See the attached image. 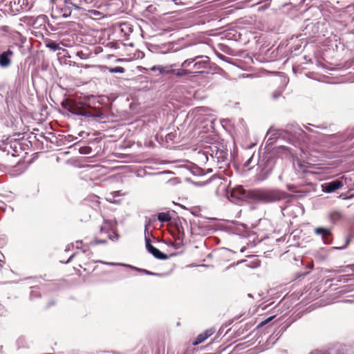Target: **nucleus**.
<instances>
[{
	"label": "nucleus",
	"instance_id": "f257e3e1",
	"mask_svg": "<svg viewBox=\"0 0 354 354\" xmlns=\"http://www.w3.org/2000/svg\"><path fill=\"white\" fill-rule=\"evenodd\" d=\"M62 106L75 115H83L89 118L100 117L101 115V113L100 111L93 113V111L85 104L77 102L70 99L64 100L62 102Z\"/></svg>",
	"mask_w": 354,
	"mask_h": 354
},
{
	"label": "nucleus",
	"instance_id": "f03ea898",
	"mask_svg": "<svg viewBox=\"0 0 354 354\" xmlns=\"http://www.w3.org/2000/svg\"><path fill=\"white\" fill-rule=\"evenodd\" d=\"M288 194L279 189H260L254 192V199L263 203H274L287 198Z\"/></svg>",
	"mask_w": 354,
	"mask_h": 354
},
{
	"label": "nucleus",
	"instance_id": "7ed1b4c3",
	"mask_svg": "<svg viewBox=\"0 0 354 354\" xmlns=\"http://www.w3.org/2000/svg\"><path fill=\"white\" fill-rule=\"evenodd\" d=\"M342 181L339 180H333L323 183L322 185V189L325 193H333L335 191L342 188L343 187Z\"/></svg>",
	"mask_w": 354,
	"mask_h": 354
},
{
	"label": "nucleus",
	"instance_id": "20e7f679",
	"mask_svg": "<svg viewBox=\"0 0 354 354\" xmlns=\"http://www.w3.org/2000/svg\"><path fill=\"white\" fill-rule=\"evenodd\" d=\"M146 248L147 251L151 253L154 257L161 260H166L168 259V256L161 252L158 249L153 247L149 238L145 237Z\"/></svg>",
	"mask_w": 354,
	"mask_h": 354
},
{
	"label": "nucleus",
	"instance_id": "39448f33",
	"mask_svg": "<svg viewBox=\"0 0 354 354\" xmlns=\"http://www.w3.org/2000/svg\"><path fill=\"white\" fill-rule=\"evenodd\" d=\"M14 53L10 49L3 52L0 55V66L1 68H7L11 64L12 57Z\"/></svg>",
	"mask_w": 354,
	"mask_h": 354
},
{
	"label": "nucleus",
	"instance_id": "423d86ee",
	"mask_svg": "<svg viewBox=\"0 0 354 354\" xmlns=\"http://www.w3.org/2000/svg\"><path fill=\"white\" fill-rule=\"evenodd\" d=\"M71 7L77 10L80 9L78 6L73 3L71 0H64L63 7L61 8V12L64 17L66 18L71 15Z\"/></svg>",
	"mask_w": 354,
	"mask_h": 354
},
{
	"label": "nucleus",
	"instance_id": "0eeeda50",
	"mask_svg": "<svg viewBox=\"0 0 354 354\" xmlns=\"http://www.w3.org/2000/svg\"><path fill=\"white\" fill-rule=\"evenodd\" d=\"M317 235L322 236V239L325 244H329L331 242L330 230L328 228L317 227L314 230Z\"/></svg>",
	"mask_w": 354,
	"mask_h": 354
},
{
	"label": "nucleus",
	"instance_id": "6e6552de",
	"mask_svg": "<svg viewBox=\"0 0 354 354\" xmlns=\"http://www.w3.org/2000/svg\"><path fill=\"white\" fill-rule=\"evenodd\" d=\"M201 60L198 59L194 62L193 67L196 69L195 71H198L199 70L205 69L208 66L209 64V57L203 55H198Z\"/></svg>",
	"mask_w": 354,
	"mask_h": 354
},
{
	"label": "nucleus",
	"instance_id": "1a4fd4ad",
	"mask_svg": "<svg viewBox=\"0 0 354 354\" xmlns=\"http://www.w3.org/2000/svg\"><path fill=\"white\" fill-rule=\"evenodd\" d=\"M200 73V71H191L189 70H187L184 68L175 69V71H174V75L177 77H182L187 75H192L194 76L195 74Z\"/></svg>",
	"mask_w": 354,
	"mask_h": 354
},
{
	"label": "nucleus",
	"instance_id": "9d476101",
	"mask_svg": "<svg viewBox=\"0 0 354 354\" xmlns=\"http://www.w3.org/2000/svg\"><path fill=\"white\" fill-rule=\"evenodd\" d=\"M116 227V222L114 221H106L101 226V232H109V231L114 232Z\"/></svg>",
	"mask_w": 354,
	"mask_h": 354
},
{
	"label": "nucleus",
	"instance_id": "9b49d317",
	"mask_svg": "<svg viewBox=\"0 0 354 354\" xmlns=\"http://www.w3.org/2000/svg\"><path fill=\"white\" fill-rule=\"evenodd\" d=\"M18 142L17 141L12 142L11 140L7 139L5 142H2L0 143V149L3 151L10 152L8 147L10 148H17Z\"/></svg>",
	"mask_w": 354,
	"mask_h": 354
},
{
	"label": "nucleus",
	"instance_id": "f8f14e48",
	"mask_svg": "<svg viewBox=\"0 0 354 354\" xmlns=\"http://www.w3.org/2000/svg\"><path fill=\"white\" fill-rule=\"evenodd\" d=\"M214 333V330L212 329L207 330L205 333L200 334L196 341L194 342V345H198L202 342H203L207 338L211 336Z\"/></svg>",
	"mask_w": 354,
	"mask_h": 354
},
{
	"label": "nucleus",
	"instance_id": "ddd939ff",
	"mask_svg": "<svg viewBox=\"0 0 354 354\" xmlns=\"http://www.w3.org/2000/svg\"><path fill=\"white\" fill-rule=\"evenodd\" d=\"M272 173V169L271 168H269V169H262L261 171V172H259L257 175V180H259V181H263V180H265L266 179H267L269 176Z\"/></svg>",
	"mask_w": 354,
	"mask_h": 354
},
{
	"label": "nucleus",
	"instance_id": "4468645a",
	"mask_svg": "<svg viewBox=\"0 0 354 354\" xmlns=\"http://www.w3.org/2000/svg\"><path fill=\"white\" fill-rule=\"evenodd\" d=\"M245 194V189L242 187H238L232 191V196L233 197H241Z\"/></svg>",
	"mask_w": 354,
	"mask_h": 354
},
{
	"label": "nucleus",
	"instance_id": "2eb2a0df",
	"mask_svg": "<svg viewBox=\"0 0 354 354\" xmlns=\"http://www.w3.org/2000/svg\"><path fill=\"white\" fill-rule=\"evenodd\" d=\"M169 212H160L158 214V219L160 222H168L171 221Z\"/></svg>",
	"mask_w": 354,
	"mask_h": 354
},
{
	"label": "nucleus",
	"instance_id": "dca6fc26",
	"mask_svg": "<svg viewBox=\"0 0 354 354\" xmlns=\"http://www.w3.org/2000/svg\"><path fill=\"white\" fill-rule=\"evenodd\" d=\"M46 46L53 51L60 50L59 45L52 40H48L46 42Z\"/></svg>",
	"mask_w": 354,
	"mask_h": 354
},
{
	"label": "nucleus",
	"instance_id": "f3484780",
	"mask_svg": "<svg viewBox=\"0 0 354 354\" xmlns=\"http://www.w3.org/2000/svg\"><path fill=\"white\" fill-rule=\"evenodd\" d=\"M199 57V56H195L194 57L187 59L181 63L180 66L182 68L189 67L192 64H194L195 61L198 59Z\"/></svg>",
	"mask_w": 354,
	"mask_h": 354
},
{
	"label": "nucleus",
	"instance_id": "a211bd4d",
	"mask_svg": "<svg viewBox=\"0 0 354 354\" xmlns=\"http://www.w3.org/2000/svg\"><path fill=\"white\" fill-rule=\"evenodd\" d=\"M183 245V237H180L178 236L176 239V242L175 243H172V246L176 248V249H179L182 247V245Z\"/></svg>",
	"mask_w": 354,
	"mask_h": 354
},
{
	"label": "nucleus",
	"instance_id": "6ab92c4d",
	"mask_svg": "<svg viewBox=\"0 0 354 354\" xmlns=\"http://www.w3.org/2000/svg\"><path fill=\"white\" fill-rule=\"evenodd\" d=\"M109 71L111 73H122L124 72V68L121 66H116V67L110 68Z\"/></svg>",
	"mask_w": 354,
	"mask_h": 354
},
{
	"label": "nucleus",
	"instance_id": "aec40b11",
	"mask_svg": "<svg viewBox=\"0 0 354 354\" xmlns=\"http://www.w3.org/2000/svg\"><path fill=\"white\" fill-rule=\"evenodd\" d=\"M152 71H158L160 74H162L165 71V66H154L150 68Z\"/></svg>",
	"mask_w": 354,
	"mask_h": 354
},
{
	"label": "nucleus",
	"instance_id": "412c9836",
	"mask_svg": "<svg viewBox=\"0 0 354 354\" xmlns=\"http://www.w3.org/2000/svg\"><path fill=\"white\" fill-rule=\"evenodd\" d=\"M99 262L101 263H103V264L110 265V266H127V265L124 264V263H120L105 262V261H99Z\"/></svg>",
	"mask_w": 354,
	"mask_h": 354
},
{
	"label": "nucleus",
	"instance_id": "4be33fe9",
	"mask_svg": "<svg viewBox=\"0 0 354 354\" xmlns=\"http://www.w3.org/2000/svg\"><path fill=\"white\" fill-rule=\"evenodd\" d=\"M138 270L142 271V272L146 273L147 274H149V275H154V276H159V277L163 275L162 274L154 273V272L146 270H140V269H139Z\"/></svg>",
	"mask_w": 354,
	"mask_h": 354
},
{
	"label": "nucleus",
	"instance_id": "5701e85b",
	"mask_svg": "<svg viewBox=\"0 0 354 354\" xmlns=\"http://www.w3.org/2000/svg\"><path fill=\"white\" fill-rule=\"evenodd\" d=\"M282 90H277L272 93L273 99H277L279 96L281 95Z\"/></svg>",
	"mask_w": 354,
	"mask_h": 354
},
{
	"label": "nucleus",
	"instance_id": "b1692460",
	"mask_svg": "<svg viewBox=\"0 0 354 354\" xmlns=\"http://www.w3.org/2000/svg\"><path fill=\"white\" fill-rule=\"evenodd\" d=\"M252 160V157H250V158H248V159L245 161V162L244 163L243 167H244L245 168H248V167L250 166V162H251Z\"/></svg>",
	"mask_w": 354,
	"mask_h": 354
},
{
	"label": "nucleus",
	"instance_id": "393cba45",
	"mask_svg": "<svg viewBox=\"0 0 354 354\" xmlns=\"http://www.w3.org/2000/svg\"><path fill=\"white\" fill-rule=\"evenodd\" d=\"M174 71H175V69H167V67H165V71L163 73L174 74Z\"/></svg>",
	"mask_w": 354,
	"mask_h": 354
},
{
	"label": "nucleus",
	"instance_id": "a878e982",
	"mask_svg": "<svg viewBox=\"0 0 354 354\" xmlns=\"http://www.w3.org/2000/svg\"><path fill=\"white\" fill-rule=\"evenodd\" d=\"M349 241H350L349 239H348V238H346L345 245H343V246H341V247H338V248H337V249H339V250L344 249V248H345L348 245Z\"/></svg>",
	"mask_w": 354,
	"mask_h": 354
},
{
	"label": "nucleus",
	"instance_id": "bb28decb",
	"mask_svg": "<svg viewBox=\"0 0 354 354\" xmlns=\"http://www.w3.org/2000/svg\"><path fill=\"white\" fill-rule=\"evenodd\" d=\"M272 318H273L272 317H269V318L266 319L265 321L262 322L259 324V326H263V325H265L266 324H267V323H268L269 322H270V321L272 319Z\"/></svg>",
	"mask_w": 354,
	"mask_h": 354
},
{
	"label": "nucleus",
	"instance_id": "cd10ccee",
	"mask_svg": "<svg viewBox=\"0 0 354 354\" xmlns=\"http://www.w3.org/2000/svg\"><path fill=\"white\" fill-rule=\"evenodd\" d=\"M199 156H201V160L203 162H205L207 160V157L206 155H205L204 153H199Z\"/></svg>",
	"mask_w": 354,
	"mask_h": 354
},
{
	"label": "nucleus",
	"instance_id": "c85d7f7f",
	"mask_svg": "<svg viewBox=\"0 0 354 354\" xmlns=\"http://www.w3.org/2000/svg\"><path fill=\"white\" fill-rule=\"evenodd\" d=\"M106 242V240H98V241H95V244L105 243Z\"/></svg>",
	"mask_w": 354,
	"mask_h": 354
},
{
	"label": "nucleus",
	"instance_id": "c756f323",
	"mask_svg": "<svg viewBox=\"0 0 354 354\" xmlns=\"http://www.w3.org/2000/svg\"><path fill=\"white\" fill-rule=\"evenodd\" d=\"M82 54H83L82 51H78L77 53V55L79 56L80 57H82Z\"/></svg>",
	"mask_w": 354,
	"mask_h": 354
},
{
	"label": "nucleus",
	"instance_id": "7c9ffc66",
	"mask_svg": "<svg viewBox=\"0 0 354 354\" xmlns=\"http://www.w3.org/2000/svg\"><path fill=\"white\" fill-rule=\"evenodd\" d=\"M3 309L2 306L0 304V315H3Z\"/></svg>",
	"mask_w": 354,
	"mask_h": 354
},
{
	"label": "nucleus",
	"instance_id": "2f4dec72",
	"mask_svg": "<svg viewBox=\"0 0 354 354\" xmlns=\"http://www.w3.org/2000/svg\"><path fill=\"white\" fill-rule=\"evenodd\" d=\"M85 149H86V148H81L80 149V153H86V150Z\"/></svg>",
	"mask_w": 354,
	"mask_h": 354
},
{
	"label": "nucleus",
	"instance_id": "473e14b6",
	"mask_svg": "<svg viewBox=\"0 0 354 354\" xmlns=\"http://www.w3.org/2000/svg\"><path fill=\"white\" fill-rule=\"evenodd\" d=\"M333 214H335V215H337V216H339V212H334V213L331 214V215H330V216H331V217L333 216Z\"/></svg>",
	"mask_w": 354,
	"mask_h": 354
},
{
	"label": "nucleus",
	"instance_id": "72a5a7b5",
	"mask_svg": "<svg viewBox=\"0 0 354 354\" xmlns=\"http://www.w3.org/2000/svg\"><path fill=\"white\" fill-rule=\"evenodd\" d=\"M4 263L3 260L0 259V267L1 268L3 266V264Z\"/></svg>",
	"mask_w": 354,
	"mask_h": 354
},
{
	"label": "nucleus",
	"instance_id": "f704fd0d",
	"mask_svg": "<svg viewBox=\"0 0 354 354\" xmlns=\"http://www.w3.org/2000/svg\"><path fill=\"white\" fill-rule=\"evenodd\" d=\"M73 257V255H71L70 257V258L68 259V260L67 261V263L70 262Z\"/></svg>",
	"mask_w": 354,
	"mask_h": 354
},
{
	"label": "nucleus",
	"instance_id": "c9c22d12",
	"mask_svg": "<svg viewBox=\"0 0 354 354\" xmlns=\"http://www.w3.org/2000/svg\"><path fill=\"white\" fill-rule=\"evenodd\" d=\"M12 2H14V3H15V0L10 1V3H12Z\"/></svg>",
	"mask_w": 354,
	"mask_h": 354
},
{
	"label": "nucleus",
	"instance_id": "e433bc0d",
	"mask_svg": "<svg viewBox=\"0 0 354 354\" xmlns=\"http://www.w3.org/2000/svg\"><path fill=\"white\" fill-rule=\"evenodd\" d=\"M352 266L353 267V269L354 270V264H353Z\"/></svg>",
	"mask_w": 354,
	"mask_h": 354
}]
</instances>
